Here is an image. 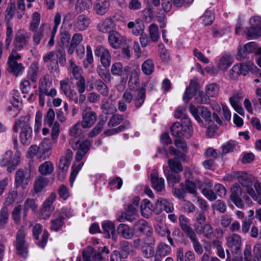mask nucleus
I'll list each match as a JSON object with an SVG mask.
<instances>
[{
    "label": "nucleus",
    "mask_w": 261,
    "mask_h": 261,
    "mask_svg": "<svg viewBox=\"0 0 261 261\" xmlns=\"http://www.w3.org/2000/svg\"><path fill=\"white\" fill-rule=\"evenodd\" d=\"M222 242L219 240H215L212 242L211 246L216 249L217 254L219 257L224 258L225 257V252L222 245Z\"/></svg>",
    "instance_id": "obj_56"
},
{
    "label": "nucleus",
    "mask_w": 261,
    "mask_h": 261,
    "mask_svg": "<svg viewBox=\"0 0 261 261\" xmlns=\"http://www.w3.org/2000/svg\"><path fill=\"white\" fill-rule=\"evenodd\" d=\"M238 65L240 67L241 75L244 76L246 75L249 71H250L253 74H255L257 70L255 65L252 62L249 61L242 64H238Z\"/></svg>",
    "instance_id": "obj_32"
},
{
    "label": "nucleus",
    "mask_w": 261,
    "mask_h": 261,
    "mask_svg": "<svg viewBox=\"0 0 261 261\" xmlns=\"http://www.w3.org/2000/svg\"><path fill=\"white\" fill-rule=\"evenodd\" d=\"M238 145L236 141L230 140L222 145V152L227 153L230 151H233Z\"/></svg>",
    "instance_id": "obj_57"
},
{
    "label": "nucleus",
    "mask_w": 261,
    "mask_h": 261,
    "mask_svg": "<svg viewBox=\"0 0 261 261\" xmlns=\"http://www.w3.org/2000/svg\"><path fill=\"white\" fill-rule=\"evenodd\" d=\"M37 204L35 201L32 199H29L25 200L23 204V215L24 217L27 214L28 211L31 209L32 211L35 212L37 208Z\"/></svg>",
    "instance_id": "obj_54"
},
{
    "label": "nucleus",
    "mask_w": 261,
    "mask_h": 261,
    "mask_svg": "<svg viewBox=\"0 0 261 261\" xmlns=\"http://www.w3.org/2000/svg\"><path fill=\"white\" fill-rule=\"evenodd\" d=\"M179 222L181 229L186 234L187 237L195 232L190 226L189 219L186 216L184 215H180Z\"/></svg>",
    "instance_id": "obj_31"
},
{
    "label": "nucleus",
    "mask_w": 261,
    "mask_h": 261,
    "mask_svg": "<svg viewBox=\"0 0 261 261\" xmlns=\"http://www.w3.org/2000/svg\"><path fill=\"white\" fill-rule=\"evenodd\" d=\"M257 44L255 42H250L245 44L243 47L238 48L236 58L238 60H241L245 58L247 55L256 51Z\"/></svg>",
    "instance_id": "obj_14"
},
{
    "label": "nucleus",
    "mask_w": 261,
    "mask_h": 261,
    "mask_svg": "<svg viewBox=\"0 0 261 261\" xmlns=\"http://www.w3.org/2000/svg\"><path fill=\"white\" fill-rule=\"evenodd\" d=\"M202 21L205 25L211 24L215 19L214 13L211 11H206L202 16Z\"/></svg>",
    "instance_id": "obj_62"
},
{
    "label": "nucleus",
    "mask_w": 261,
    "mask_h": 261,
    "mask_svg": "<svg viewBox=\"0 0 261 261\" xmlns=\"http://www.w3.org/2000/svg\"><path fill=\"white\" fill-rule=\"evenodd\" d=\"M127 25L128 28L132 30V33L136 36L142 35L144 30L143 24L138 20L130 21Z\"/></svg>",
    "instance_id": "obj_29"
},
{
    "label": "nucleus",
    "mask_w": 261,
    "mask_h": 261,
    "mask_svg": "<svg viewBox=\"0 0 261 261\" xmlns=\"http://www.w3.org/2000/svg\"><path fill=\"white\" fill-rule=\"evenodd\" d=\"M119 234L125 239H131L134 234V230L127 224H120L117 227Z\"/></svg>",
    "instance_id": "obj_28"
},
{
    "label": "nucleus",
    "mask_w": 261,
    "mask_h": 261,
    "mask_svg": "<svg viewBox=\"0 0 261 261\" xmlns=\"http://www.w3.org/2000/svg\"><path fill=\"white\" fill-rule=\"evenodd\" d=\"M50 229L52 230L57 231L63 224V217H59L51 221Z\"/></svg>",
    "instance_id": "obj_64"
},
{
    "label": "nucleus",
    "mask_w": 261,
    "mask_h": 261,
    "mask_svg": "<svg viewBox=\"0 0 261 261\" xmlns=\"http://www.w3.org/2000/svg\"><path fill=\"white\" fill-rule=\"evenodd\" d=\"M54 166L50 161H45L42 163L38 168L39 173L42 175H48L53 173Z\"/></svg>",
    "instance_id": "obj_38"
},
{
    "label": "nucleus",
    "mask_w": 261,
    "mask_h": 261,
    "mask_svg": "<svg viewBox=\"0 0 261 261\" xmlns=\"http://www.w3.org/2000/svg\"><path fill=\"white\" fill-rule=\"evenodd\" d=\"M50 29V25L47 23H42L39 29L32 31L33 33L32 40L34 45H38L41 43L44 34Z\"/></svg>",
    "instance_id": "obj_13"
},
{
    "label": "nucleus",
    "mask_w": 261,
    "mask_h": 261,
    "mask_svg": "<svg viewBox=\"0 0 261 261\" xmlns=\"http://www.w3.org/2000/svg\"><path fill=\"white\" fill-rule=\"evenodd\" d=\"M149 37L153 42H157L160 38L158 27L155 23L150 24L149 27Z\"/></svg>",
    "instance_id": "obj_51"
},
{
    "label": "nucleus",
    "mask_w": 261,
    "mask_h": 261,
    "mask_svg": "<svg viewBox=\"0 0 261 261\" xmlns=\"http://www.w3.org/2000/svg\"><path fill=\"white\" fill-rule=\"evenodd\" d=\"M125 37L121 35L116 31H110L108 36V41L110 45L115 49L119 48L126 42Z\"/></svg>",
    "instance_id": "obj_12"
},
{
    "label": "nucleus",
    "mask_w": 261,
    "mask_h": 261,
    "mask_svg": "<svg viewBox=\"0 0 261 261\" xmlns=\"http://www.w3.org/2000/svg\"><path fill=\"white\" fill-rule=\"evenodd\" d=\"M135 98L134 101L136 107L139 108L144 103L145 99V89L141 87L139 90L134 91Z\"/></svg>",
    "instance_id": "obj_33"
},
{
    "label": "nucleus",
    "mask_w": 261,
    "mask_h": 261,
    "mask_svg": "<svg viewBox=\"0 0 261 261\" xmlns=\"http://www.w3.org/2000/svg\"><path fill=\"white\" fill-rule=\"evenodd\" d=\"M69 70L72 73V75L75 79L83 77L82 76V69L81 67L77 66L75 62L71 60L69 61Z\"/></svg>",
    "instance_id": "obj_50"
},
{
    "label": "nucleus",
    "mask_w": 261,
    "mask_h": 261,
    "mask_svg": "<svg viewBox=\"0 0 261 261\" xmlns=\"http://www.w3.org/2000/svg\"><path fill=\"white\" fill-rule=\"evenodd\" d=\"M125 215L126 220L129 222H132L138 217L137 211L133 205H129L128 206L127 210Z\"/></svg>",
    "instance_id": "obj_52"
},
{
    "label": "nucleus",
    "mask_w": 261,
    "mask_h": 261,
    "mask_svg": "<svg viewBox=\"0 0 261 261\" xmlns=\"http://www.w3.org/2000/svg\"><path fill=\"white\" fill-rule=\"evenodd\" d=\"M171 132L173 136L177 138H190L193 133V127L190 119L185 118L181 124L179 122L174 123L171 127Z\"/></svg>",
    "instance_id": "obj_3"
},
{
    "label": "nucleus",
    "mask_w": 261,
    "mask_h": 261,
    "mask_svg": "<svg viewBox=\"0 0 261 261\" xmlns=\"http://www.w3.org/2000/svg\"><path fill=\"white\" fill-rule=\"evenodd\" d=\"M195 100L196 103L199 104H207L210 103V99L209 97L205 96L203 92L198 90L197 93H196L195 97Z\"/></svg>",
    "instance_id": "obj_60"
},
{
    "label": "nucleus",
    "mask_w": 261,
    "mask_h": 261,
    "mask_svg": "<svg viewBox=\"0 0 261 261\" xmlns=\"http://www.w3.org/2000/svg\"><path fill=\"white\" fill-rule=\"evenodd\" d=\"M24 228L21 227L17 234L16 247L18 253L23 257H26L28 254V247L24 240Z\"/></svg>",
    "instance_id": "obj_10"
},
{
    "label": "nucleus",
    "mask_w": 261,
    "mask_h": 261,
    "mask_svg": "<svg viewBox=\"0 0 261 261\" xmlns=\"http://www.w3.org/2000/svg\"><path fill=\"white\" fill-rule=\"evenodd\" d=\"M233 61V58L230 55H224L219 59L218 67L221 70H226L232 64Z\"/></svg>",
    "instance_id": "obj_39"
},
{
    "label": "nucleus",
    "mask_w": 261,
    "mask_h": 261,
    "mask_svg": "<svg viewBox=\"0 0 261 261\" xmlns=\"http://www.w3.org/2000/svg\"><path fill=\"white\" fill-rule=\"evenodd\" d=\"M198 85L196 81L191 80L188 87L187 88L183 95V100L185 102H188L194 95L196 96V93H197Z\"/></svg>",
    "instance_id": "obj_21"
},
{
    "label": "nucleus",
    "mask_w": 261,
    "mask_h": 261,
    "mask_svg": "<svg viewBox=\"0 0 261 261\" xmlns=\"http://www.w3.org/2000/svg\"><path fill=\"white\" fill-rule=\"evenodd\" d=\"M182 189L185 192L192 194L195 197L197 196V188L193 181L189 180H186Z\"/></svg>",
    "instance_id": "obj_49"
},
{
    "label": "nucleus",
    "mask_w": 261,
    "mask_h": 261,
    "mask_svg": "<svg viewBox=\"0 0 261 261\" xmlns=\"http://www.w3.org/2000/svg\"><path fill=\"white\" fill-rule=\"evenodd\" d=\"M111 71L115 76H120L123 73V66L120 62H116L112 65Z\"/></svg>",
    "instance_id": "obj_61"
},
{
    "label": "nucleus",
    "mask_w": 261,
    "mask_h": 261,
    "mask_svg": "<svg viewBox=\"0 0 261 261\" xmlns=\"http://www.w3.org/2000/svg\"><path fill=\"white\" fill-rule=\"evenodd\" d=\"M105 122L101 120L98 122L96 125L89 133L88 137L93 138L98 135L102 129Z\"/></svg>",
    "instance_id": "obj_63"
},
{
    "label": "nucleus",
    "mask_w": 261,
    "mask_h": 261,
    "mask_svg": "<svg viewBox=\"0 0 261 261\" xmlns=\"http://www.w3.org/2000/svg\"><path fill=\"white\" fill-rule=\"evenodd\" d=\"M30 35L25 31L19 30L15 38V46L17 50H21L29 43Z\"/></svg>",
    "instance_id": "obj_18"
},
{
    "label": "nucleus",
    "mask_w": 261,
    "mask_h": 261,
    "mask_svg": "<svg viewBox=\"0 0 261 261\" xmlns=\"http://www.w3.org/2000/svg\"><path fill=\"white\" fill-rule=\"evenodd\" d=\"M114 26L115 24L112 19L108 18L99 23L97 28L99 31L105 33L111 31V30L114 28Z\"/></svg>",
    "instance_id": "obj_36"
},
{
    "label": "nucleus",
    "mask_w": 261,
    "mask_h": 261,
    "mask_svg": "<svg viewBox=\"0 0 261 261\" xmlns=\"http://www.w3.org/2000/svg\"><path fill=\"white\" fill-rule=\"evenodd\" d=\"M150 179L152 187L156 191L160 192L164 189V179L163 177H159L156 172H153L151 174Z\"/></svg>",
    "instance_id": "obj_26"
},
{
    "label": "nucleus",
    "mask_w": 261,
    "mask_h": 261,
    "mask_svg": "<svg viewBox=\"0 0 261 261\" xmlns=\"http://www.w3.org/2000/svg\"><path fill=\"white\" fill-rule=\"evenodd\" d=\"M139 72L140 70L138 68L135 69L131 71L128 81V86L129 89L133 91H136L141 88L139 87Z\"/></svg>",
    "instance_id": "obj_24"
},
{
    "label": "nucleus",
    "mask_w": 261,
    "mask_h": 261,
    "mask_svg": "<svg viewBox=\"0 0 261 261\" xmlns=\"http://www.w3.org/2000/svg\"><path fill=\"white\" fill-rule=\"evenodd\" d=\"M20 152L16 151L15 153L11 150L6 151L3 155L0 161L2 167H7V170L11 172L20 163Z\"/></svg>",
    "instance_id": "obj_5"
},
{
    "label": "nucleus",
    "mask_w": 261,
    "mask_h": 261,
    "mask_svg": "<svg viewBox=\"0 0 261 261\" xmlns=\"http://www.w3.org/2000/svg\"><path fill=\"white\" fill-rule=\"evenodd\" d=\"M230 191L231 194L229 198L231 201L237 207L244 208L245 207L244 203L241 198L242 194V188L239 184H236L231 187Z\"/></svg>",
    "instance_id": "obj_8"
},
{
    "label": "nucleus",
    "mask_w": 261,
    "mask_h": 261,
    "mask_svg": "<svg viewBox=\"0 0 261 261\" xmlns=\"http://www.w3.org/2000/svg\"><path fill=\"white\" fill-rule=\"evenodd\" d=\"M205 95L208 97H216L218 95L219 86L215 83H210L205 86Z\"/></svg>",
    "instance_id": "obj_35"
},
{
    "label": "nucleus",
    "mask_w": 261,
    "mask_h": 261,
    "mask_svg": "<svg viewBox=\"0 0 261 261\" xmlns=\"http://www.w3.org/2000/svg\"><path fill=\"white\" fill-rule=\"evenodd\" d=\"M140 211L142 216L148 218L152 213L153 205L148 199H144L140 205Z\"/></svg>",
    "instance_id": "obj_37"
},
{
    "label": "nucleus",
    "mask_w": 261,
    "mask_h": 261,
    "mask_svg": "<svg viewBox=\"0 0 261 261\" xmlns=\"http://www.w3.org/2000/svg\"><path fill=\"white\" fill-rule=\"evenodd\" d=\"M9 218V210L7 207H3L0 211V229H3L7 223Z\"/></svg>",
    "instance_id": "obj_53"
},
{
    "label": "nucleus",
    "mask_w": 261,
    "mask_h": 261,
    "mask_svg": "<svg viewBox=\"0 0 261 261\" xmlns=\"http://www.w3.org/2000/svg\"><path fill=\"white\" fill-rule=\"evenodd\" d=\"M94 53L95 56L100 57V61L103 66L107 67L110 66L111 57L107 48L102 46H99L96 48Z\"/></svg>",
    "instance_id": "obj_16"
},
{
    "label": "nucleus",
    "mask_w": 261,
    "mask_h": 261,
    "mask_svg": "<svg viewBox=\"0 0 261 261\" xmlns=\"http://www.w3.org/2000/svg\"><path fill=\"white\" fill-rule=\"evenodd\" d=\"M70 143L72 148L76 150L75 161L72 166V171L70 176V182L72 186L78 173L84 165V162L81 161L90 149L91 142L88 140H85L82 141H77L75 142H70Z\"/></svg>",
    "instance_id": "obj_1"
},
{
    "label": "nucleus",
    "mask_w": 261,
    "mask_h": 261,
    "mask_svg": "<svg viewBox=\"0 0 261 261\" xmlns=\"http://www.w3.org/2000/svg\"><path fill=\"white\" fill-rule=\"evenodd\" d=\"M81 126V123H80V121L77 122L72 125L69 129V135L73 137L80 136L82 133Z\"/></svg>",
    "instance_id": "obj_58"
},
{
    "label": "nucleus",
    "mask_w": 261,
    "mask_h": 261,
    "mask_svg": "<svg viewBox=\"0 0 261 261\" xmlns=\"http://www.w3.org/2000/svg\"><path fill=\"white\" fill-rule=\"evenodd\" d=\"M154 63L152 60L148 59L142 65V70L146 75L151 74L154 71Z\"/></svg>",
    "instance_id": "obj_44"
},
{
    "label": "nucleus",
    "mask_w": 261,
    "mask_h": 261,
    "mask_svg": "<svg viewBox=\"0 0 261 261\" xmlns=\"http://www.w3.org/2000/svg\"><path fill=\"white\" fill-rule=\"evenodd\" d=\"M47 179L42 176H39L35 181L34 184V189L36 193L42 191L47 185Z\"/></svg>",
    "instance_id": "obj_42"
},
{
    "label": "nucleus",
    "mask_w": 261,
    "mask_h": 261,
    "mask_svg": "<svg viewBox=\"0 0 261 261\" xmlns=\"http://www.w3.org/2000/svg\"><path fill=\"white\" fill-rule=\"evenodd\" d=\"M168 165L170 169L176 173H178L182 170L181 163L176 159H169Z\"/></svg>",
    "instance_id": "obj_48"
},
{
    "label": "nucleus",
    "mask_w": 261,
    "mask_h": 261,
    "mask_svg": "<svg viewBox=\"0 0 261 261\" xmlns=\"http://www.w3.org/2000/svg\"><path fill=\"white\" fill-rule=\"evenodd\" d=\"M61 16L59 13H57L54 18V25L51 31L50 39L48 44L50 46H52L54 44V38L55 35L57 32L58 28L61 23Z\"/></svg>",
    "instance_id": "obj_34"
},
{
    "label": "nucleus",
    "mask_w": 261,
    "mask_h": 261,
    "mask_svg": "<svg viewBox=\"0 0 261 261\" xmlns=\"http://www.w3.org/2000/svg\"><path fill=\"white\" fill-rule=\"evenodd\" d=\"M191 240L195 251L199 254H200L203 252V249L200 245V243L197 239V236L195 232L191 234L188 236Z\"/></svg>",
    "instance_id": "obj_55"
},
{
    "label": "nucleus",
    "mask_w": 261,
    "mask_h": 261,
    "mask_svg": "<svg viewBox=\"0 0 261 261\" xmlns=\"http://www.w3.org/2000/svg\"><path fill=\"white\" fill-rule=\"evenodd\" d=\"M55 113L53 109L50 108L48 109L46 115L45 116L44 119V123L47 126L51 127V142L50 141L49 139H44L41 143L43 145L45 144L49 143L50 145L49 148H50L52 146L51 144H56L58 141V139L61 132L60 125L57 121L55 122Z\"/></svg>",
    "instance_id": "obj_2"
},
{
    "label": "nucleus",
    "mask_w": 261,
    "mask_h": 261,
    "mask_svg": "<svg viewBox=\"0 0 261 261\" xmlns=\"http://www.w3.org/2000/svg\"><path fill=\"white\" fill-rule=\"evenodd\" d=\"M51 85V81L48 80L45 77H41L40 80L39 90L40 92H42V94L49 96L51 97L56 96L57 95L56 89H49Z\"/></svg>",
    "instance_id": "obj_15"
},
{
    "label": "nucleus",
    "mask_w": 261,
    "mask_h": 261,
    "mask_svg": "<svg viewBox=\"0 0 261 261\" xmlns=\"http://www.w3.org/2000/svg\"><path fill=\"white\" fill-rule=\"evenodd\" d=\"M134 228L136 232L145 233L147 237L150 236V234L152 232V229L148 225L146 221L143 219H141L137 221L135 223Z\"/></svg>",
    "instance_id": "obj_27"
},
{
    "label": "nucleus",
    "mask_w": 261,
    "mask_h": 261,
    "mask_svg": "<svg viewBox=\"0 0 261 261\" xmlns=\"http://www.w3.org/2000/svg\"><path fill=\"white\" fill-rule=\"evenodd\" d=\"M40 21V15L37 12H35L33 13L32 20L29 24V29L30 31H35L39 29Z\"/></svg>",
    "instance_id": "obj_43"
},
{
    "label": "nucleus",
    "mask_w": 261,
    "mask_h": 261,
    "mask_svg": "<svg viewBox=\"0 0 261 261\" xmlns=\"http://www.w3.org/2000/svg\"><path fill=\"white\" fill-rule=\"evenodd\" d=\"M110 6L109 0H96L93 5L94 11L97 14L100 15L106 13Z\"/></svg>",
    "instance_id": "obj_22"
},
{
    "label": "nucleus",
    "mask_w": 261,
    "mask_h": 261,
    "mask_svg": "<svg viewBox=\"0 0 261 261\" xmlns=\"http://www.w3.org/2000/svg\"><path fill=\"white\" fill-rule=\"evenodd\" d=\"M234 176H236L235 177L238 182L243 187L246 188V190L249 188H252L251 187L252 185V179L250 177H249L246 171H242L236 172Z\"/></svg>",
    "instance_id": "obj_20"
},
{
    "label": "nucleus",
    "mask_w": 261,
    "mask_h": 261,
    "mask_svg": "<svg viewBox=\"0 0 261 261\" xmlns=\"http://www.w3.org/2000/svg\"><path fill=\"white\" fill-rule=\"evenodd\" d=\"M30 178V172L19 169L15 173V186L17 188L21 187L22 189H25L29 184Z\"/></svg>",
    "instance_id": "obj_11"
},
{
    "label": "nucleus",
    "mask_w": 261,
    "mask_h": 261,
    "mask_svg": "<svg viewBox=\"0 0 261 261\" xmlns=\"http://www.w3.org/2000/svg\"><path fill=\"white\" fill-rule=\"evenodd\" d=\"M155 206L157 213L163 210L165 211L167 213H171L174 209L172 203L163 198H160L157 200Z\"/></svg>",
    "instance_id": "obj_23"
},
{
    "label": "nucleus",
    "mask_w": 261,
    "mask_h": 261,
    "mask_svg": "<svg viewBox=\"0 0 261 261\" xmlns=\"http://www.w3.org/2000/svg\"><path fill=\"white\" fill-rule=\"evenodd\" d=\"M28 121V118L21 117L15 122L13 126V130L16 133L18 132V128H21L20 139L23 145H28L32 138V130Z\"/></svg>",
    "instance_id": "obj_4"
},
{
    "label": "nucleus",
    "mask_w": 261,
    "mask_h": 261,
    "mask_svg": "<svg viewBox=\"0 0 261 261\" xmlns=\"http://www.w3.org/2000/svg\"><path fill=\"white\" fill-rule=\"evenodd\" d=\"M10 68V72L13 73L16 76L22 74L24 70V67L21 64L18 63L17 62H14L11 61L8 63Z\"/></svg>",
    "instance_id": "obj_47"
},
{
    "label": "nucleus",
    "mask_w": 261,
    "mask_h": 261,
    "mask_svg": "<svg viewBox=\"0 0 261 261\" xmlns=\"http://www.w3.org/2000/svg\"><path fill=\"white\" fill-rule=\"evenodd\" d=\"M66 96L71 100L73 101L75 103H82L86 99V96L84 94H77L76 92L71 90Z\"/></svg>",
    "instance_id": "obj_46"
},
{
    "label": "nucleus",
    "mask_w": 261,
    "mask_h": 261,
    "mask_svg": "<svg viewBox=\"0 0 261 261\" xmlns=\"http://www.w3.org/2000/svg\"><path fill=\"white\" fill-rule=\"evenodd\" d=\"M42 149L40 147H38L37 145H32L29 148L27 152V157L28 158H33L35 156H36L37 159H45V158L43 156V152Z\"/></svg>",
    "instance_id": "obj_40"
},
{
    "label": "nucleus",
    "mask_w": 261,
    "mask_h": 261,
    "mask_svg": "<svg viewBox=\"0 0 261 261\" xmlns=\"http://www.w3.org/2000/svg\"><path fill=\"white\" fill-rule=\"evenodd\" d=\"M82 119L80 121L83 128H88L91 127L96 122L97 115L91 107L85 108L82 114Z\"/></svg>",
    "instance_id": "obj_7"
},
{
    "label": "nucleus",
    "mask_w": 261,
    "mask_h": 261,
    "mask_svg": "<svg viewBox=\"0 0 261 261\" xmlns=\"http://www.w3.org/2000/svg\"><path fill=\"white\" fill-rule=\"evenodd\" d=\"M102 233L106 238H112L114 240L117 239L115 225L111 221H104L101 223Z\"/></svg>",
    "instance_id": "obj_17"
},
{
    "label": "nucleus",
    "mask_w": 261,
    "mask_h": 261,
    "mask_svg": "<svg viewBox=\"0 0 261 261\" xmlns=\"http://www.w3.org/2000/svg\"><path fill=\"white\" fill-rule=\"evenodd\" d=\"M70 163V162L68 161V160H66L65 158H60L58 164V176L60 179L62 180L65 178Z\"/></svg>",
    "instance_id": "obj_30"
},
{
    "label": "nucleus",
    "mask_w": 261,
    "mask_h": 261,
    "mask_svg": "<svg viewBox=\"0 0 261 261\" xmlns=\"http://www.w3.org/2000/svg\"><path fill=\"white\" fill-rule=\"evenodd\" d=\"M155 251L158 255L164 257L170 253L171 249L168 245L164 243H161L157 246Z\"/></svg>",
    "instance_id": "obj_45"
},
{
    "label": "nucleus",
    "mask_w": 261,
    "mask_h": 261,
    "mask_svg": "<svg viewBox=\"0 0 261 261\" xmlns=\"http://www.w3.org/2000/svg\"><path fill=\"white\" fill-rule=\"evenodd\" d=\"M90 23V19L87 16L81 15L75 20L73 24L74 28L77 31H84L88 27Z\"/></svg>",
    "instance_id": "obj_25"
},
{
    "label": "nucleus",
    "mask_w": 261,
    "mask_h": 261,
    "mask_svg": "<svg viewBox=\"0 0 261 261\" xmlns=\"http://www.w3.org/2000/svg\"><path fill=\"white\" fill-rule=\"evenodd\" d=\"M227 246L230 250L235 254L240 252L242 246V239L240 235L233 233L226 238Z\"/></svg>",
    "instance_id": "obj_9"
},
{
    "label": "nucleus",
    "mask_w": 261,
    "mask_h": 261,
    "mask_svg": "<svg viewBox=\"0 0 261 261\" xmlns=\"http://www.w3.org/2000/svg\"><path fill=\"white\" fill-rule=\"evenodd\" d=\"M105 82L101 80H96L95 83V88L103 96H108L109 91L107 85L105 83Z\"/></svg>",
    "instance_id": "obj_41"
},
{
    "label": "nucleus",
    "mask_w": 261,
    "mask_h": 261,
    "mask_svg": "<svg viewBox=\"0 0 261 261\" xmlns=\"http://www.w3.org/2000/svg\"><path fill=\"white\" fill-rule=\"evenodd\" d=\"M122 180L119 177H113L109 179V187L110 189L117 188L120 189L122 185Z\"/></svg>",
    "instance_id": "obj_59"
},
{
    "label": "nucleus",
    "mask_w": 261,
    "mask_h": 261,
    "mask_svg": "<svg viewBox=\"0 0 261 261\" xmlns=\"http://www.w3.org/2000/svg\"><path fill=\"white\" fill-rule=\"evenodd\" d=\"M251 27L244 31L245 34L249 39L257 38L261 36V18L254 16L250 18Z\"/></svg>",
    "instance_id": "obj_6"
},
{
    "label": "nucleus",
    "mask_w": 261,
    "mask_h": 261,
    "mask_svg": "<svg viewBox=\"0 0 261 261\" xmlns=\"http://www.w3.org/2000/svg\"><path fill=\"white\" fill-rule=\"evenodd\" d=\"M155 240L152 236H148L145 240L144 246L142 248V250L144 256L146 258H149L153 256L154 250L153 246Z\"/></svg>",
    "instance_id": "obj_19"
}]
</instances>
